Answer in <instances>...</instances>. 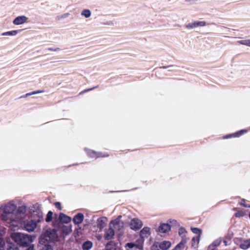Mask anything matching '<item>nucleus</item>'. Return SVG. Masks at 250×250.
Returning a JSON list of instances; mask_svg holds the SVG:
<instances>
[{
    "label": "nucleus",
    "instance_id": "f257e3e1",
    "mask_svg": "<svg viewBox=\"0 0 250 250\" xmlns=\"http://www.w3.org/2000/svg\"><path fill=\"white\" fill-rule=\"evenodd\" d=\"M30 213L34 220L27 221L24 223V228L28 232H32L37 227V223L43 220V213L38 204L34 205L30 208Z\"/></svg>",
    "mask_w": 250,
    "mask_h": 250
},
{
    "label": "nucleus",
    "instance_id": "f03ea898",
    "mask_svg": "<svg viewBox=\"0 0 250 250\" xmlns=\"http://www.w3.org/2000/svg\"><path fill=\"white\" fill-rule=\"evenodd\" d=\"M11 238L17 245L22 247H27L33 241L31 235L19 232L12 233Z\"/></svg>",
    "mask_w": 250,
    "mask_h": 250
},
{
    "label": "nucleus",
    "instance_id": "7ed1b4c3",
    "mask_svg": "<svg viewBox=\"0 0 250 250\" xmlns=\"http://www.w3.org/2000/svg\"><path fill=\"white\" fill-rule=\"evenodd\" d=\"M121 218L122 216H119L110 223V227H112L119 235H122L124 229V222L121 220Z\"/></svg>",
    "mask_w": 250,
    "mask_h": 250
},
{
    "label": "nucleus",
    "instance_id": "20e7f679",
    "mask_svg": "<svg viewBox=\"0 0 250 250\" xmlns=\"http://www.w3.org/2000/svg\"><path fill=\"white\" fill-rule=\"evenodd\" d=\"M1 219L7 224L14 226V223H16L17 220V218L15 213L11 214L3 212L1 215Z\"/></svg>",
    "mask_w": 250,
    "mask_h": 250
},
{
    "label": "nucleus",
    "instance_id": "39448f33",
    "mask_svg": "<svg viewBox=\"0 0 250 250\" xmlns=\"http://www.w3.org/2000/svg\"><path fill=\"white\" fill-rule=\"evenodd\" d=\"M17 206L13 201H10L1 206V209L4 213H15Z\"/></svg>",
    "mask_w": 250,
    "mask_h": 250
},
{
    "label": "nucleus",
    "instance_id": "423d86ee",
    "mask_svg": "<svg viewBox=\"0 0 250 250\" xmlns=\"http://www.w3.org/2000/svg\"><path fill=\"white\" fill-rule=\"evenodd\" d=\"M150 235V229L149 227H144L140 232V237L136 241V242H140L143 244L145 238H147Z\"/></svg>",
    "mask_w": 250,
    "mask_h": 250
},
{
    "label": "nucleus",
    "instance_id": "0eeeda50",
    "mask_svg": "<svg viewBox=\"0 0 250 250\" xmlns=\"http://www.w3.org/2000/svg\"><path fill=\"white\" fill-rule=\"evenodd\" d=\"M129 226L131 229L136 231L142 227L143 222L138 218H133L131 220Z\"/></svg>",
    "mask_w": 250,
    "mask_h": 250
},
{
    "label": "nucleus",
    "instance_id": "6e6552de",
    "mask_svg": "<svg viewBox=\"0 0 250 250\" xmlns=\"http://www.w3.org/2000/svg\"><path fill=\"white\" fill-rule=\"evenodd\" d=\"M136 244L133 243H128L126 244V247H127L126 250H137V249L142 250L143 244L140 242H136Z\"/></svg>",
    "mask_w": 250,
    "mask_h": 250
},
{
    "label": "nucleus",
    "instance_id": "1a4fd4ad",
    "mask_svg": "<svg viewBox=\"0 0 250 250\" xmlns=\"http://www.w3.org/2000/svg\"><path fill=\"white\" fill-rule=\"evenodd\" d=\"M247 132H248L247 129H242L236 132L235 133L225 135L223 137V138L224 139H225L230 138L231 137H234V138L239 137L240 136H242V135L244 134L245 133H246Z\"/></svg>",
    "mask_w": 250,
    "mask_h": 250
},
{
    "label": "nucleus",
    "instance_id": "9d476101",
    "mask_svg": "<svg viewBox=\"0 0 250 250\" xmlns=\"http://www.w3.org/2000/svg\"><path fill=\"white\" fill-rule=\"evenodd\" d=\"M28 18L25 16H20L17 17L13 21L14 25H18L24 24L27 21Z\"/></svg>",
    "mask_w": 250,
    "mask_h": 250
},
{
    "label": "nucleus",
    "instance_id": "9b49d317",
    "mask_svg": "<svg viewBox=\"0 0 250 250\" xmlns=\"http://www.w3.org/2000/svg\"><path fill=\"white\" fill-rule=\"evenodd\" d=\"M115 231L114 229L110 227V225H109V227L108 229L105 230L104 238L106 240H109L113 238V236L115 235Z\"/></svg>",
    "mask_w": 250,
    "mask_h": 250
},
{
    "label": "nucleus",
    "instance_id": "f8f14e48",
    "mask_svg": "<svg viewBox=\"0 0 250 250\" xmlns=\"http://www.w3.org/2000/svg\"><path fill=\"white\" fill-rule=\"evenodd\" d=\"M206 25V22L205 21H196L193 22L189 23L186 27L188 28H194L198 26H204Z\"/></svg>",
    "mask_w": 250,
    "mask_h": 250
},
{
    "label": "nucleus",
    "instance_id": "ddd939ff",
    "mask_svg": "<svg viewBox=\"0 0 250 250\" xmlns=\"http://www.w3.org/2000/svg\"><path fill=\"white\" fill-rule=\"evenodd\" d=\"M84 218L83 214L79 213L76 214L73 218V221L76 225H79L81 224Z\"/></svg>",
    "mask_w": 250,
    "mask_h": 250
},
{
    "label": "nucleus",
    "instance_id": "4468645a",
    "mask_svg": "<svg viewBox=\"0 0 250 250\" xmlns=\"http://www.w3.org/2000/svg\"><path fill=\"white\" fill-rule=\"evenodd\" d=\"M171 226L168 224H162L158 228V231L160 233H166L170 230Z\"/></svg>",
    "mask_w": 250,
    "mask_h": 250
},
{
    "label": "nucleus",
    "instance_id": "2eb2a0df",
    "mask_svg": "<svg viewBox=\"0 0 250 250\" xmlns=\"http://www.w3.org/2000/svg\"><path fill=\"white\" fill-rule=\"evenodd\" d=\"M87 153L91 158L107 156V155H105L104 154L103 155L102 153H97L96 152L91 150H87Z\"/></svg>",
    "mask_w": 250,
    "mask_h": 250
},
{
    "label": "nucleus",
    "instance_id": "dca6fc26",
    "mask_svg": "<svg viewBox=\"0 0 250 250\" xmlns=\"http://www.w3.org/2000/svg\"><path fill=\"white\" fill-rule=\"evenodd\" d=\"M59 219L61 222L65 224L68 223L71 220L70 217L62 213H61L59 215Z\"/></svg>",
    "mask_w": 250,
    "mask_h": 250
},
{
    "label": "nucleus",
    "instance_id": "f3484780",
    "mask_svg": "<svg viewBox=\"0 0 250 250\" xmlns=\"http://www.w3.org/2000/svg\"><path fill=\"white\" fill-rule=\"evenodd\" d=\"M187 242V238H183L182 241L175 247L174 250H181L183 249Z\"/></svg>",
    "mask_w": 250,
    "mask_h": 250
},
{
    "label": "nucleus",
    "instance_id": "a211bd4d",
    "mask_svg": "<svg viewBox=\"0 0 250 250\" xmlns=\"http://www.w3.org/2000/svg\"><path fill=\"white\" fill-rule=\"evenodd\" d=\"M96 224L97 228H99L100 230H102L106 225L104 219L102 218L98 219Z\"/></svg>",
    "mask_w": 250,
    "mask_h": 250
},
{
    "label": "nucleus",
    "instance_id": "6ab92c4d",
    "mask_svg": "<svg viewBox=\"0 0 250 250\" xmlns=\"http://www.w3.org/2000/svg\"><path fill=\"white\" fill-rule=\"evenodd\" d=\"M170 246V242L167 241H163L159 244V248L162 250H167Z\"/></svg>",
    "mask_w": 250,
    "mask_h": 250
},
{
    "label": "nucleus",
    "instance_id": "aec40b11",
    "mask_svg": "<svg viewBox=\"0 0 250 250\" xmlns=\"http://www.w3.org/2000/svg\"><path fill=\"white\" fill-rule=\"evenodd\" d=\"M240 247L243 250H246L250 248V239L244 240L240 245Z\"/></svg>",
    "mask_w": 250,
    "mask_h": 250
},
{
    "label": "nucleus",
    "instance_id": "412c9836",
    "mask_svg": "<svg viewBox=\"0 0 250 250\" xmlns=\"http://www.w3.org/2000/svg\"><path fill=\"white\" fill-rule=\"evenodd\" d=\"M92 13L91 11L88 9H83L81 13V15L85 18H89L91 16Z\"/></svg>",
    "mask_w": 250,
    "mask_h": 250
},
{
    "label": "nucleus",
    "instance_id": "4be33fe9",
    "mask_svg": "<svg viewBox=\"0 0 250 250\" xmlns=\"http://www.w3.org/2000/svg\"><path fill=\"white\" fill-rule=\"evenodd\" d=\"M6 249L7 250H18V248L16 245L11 242L7 240V244H6Z\"/></svg>",
    "mask_w": 250,
    "mask_h": 250
},
{
    "label": "nucleus",
    "instance_id": "5701e85b",
    "mask_svg": "<svg viewBox=\"0 0 250 250\" xmlns=\"http://www.w3.org/2000/svg\"><path fill=\"white\" fill-rule=\"evenodd\" d=\"M92 243L89 241L85 242L82 248L83 250H89L92 247Z\"/></svg>",
    "mask_w": 250,
    "mask_h": 250
},
{
    "label": "nucleus",
    "instance_id": "b1692460",
    "mask_svg": "<svg viewBox=\"0 0 250 250\" xmlns=\"http://www.w3.org/2000/svg\"><path fill=\"white\" fill-rule=\"evenodd\" d=\"M179 235L181 236L182 238H186V233H187V230H186L185 228L183 227H181L179 229Z\"/></svg>",
    "mask_w": 250,
    "mask_h": 250
},
{
    "label": "nucleus",
    "instance_id": "393cba45",
    "mask_svg": "<svg viewBox=\"0 0 250 250\" xmlns=\"http://www.w3.org/2000/svg\"><path fill=\"white\" fill-rule=\"evenodd\" d=\"M221 244V241L220 240H216L214 241L211 245H210L208 248V250H214V249H211V248H216L218 246L220 245Z\"/></svg>",
    "mask_w": 250,
    "mask_h": 250
},
{
    "label": "nucleus",
    "instance_id": "a878e982",
    "mask_svg": "<svg viewBox=\"0 0 250 250\" xmlns=\"http://www.w3.org/2000/svg\"><path fill=\"white\" fill-rule=\"evenodd\" d=\"M18 33V30H12L10 31L5 32L2 33V36H16Z\"/></svg>",
    "mask_w": 250,
    "mask_h": 250
},
{
    "label": "nucleus",
    "instance_id": "bb28decb",
    "mask_svg": "<svg viewBox=\"0 0 250 250\" xmlns=\"http://www.w3.org/2000/svg\"><path fill=\"white\" fill-rule=\"evenodd\" d=\"M70 15V14L69 13H65L62 15L57 16L56 17V20H61L62 19H64L68 17H69Z\"/></svg>",
    "mask_w": 250,
    "mask_h": 250
},
{
    "label": "nucleus",
    "instance_id": "cd10ccee",
    "mask_svg": "<svg viewBox=\"0 0 250 250\" xmlns=\"http://www.w3.org/2000/svg\"><path fill=\"white\" fill-rule=\"evenodd\" d=\"M200 236H196L195 237H193L192 239V244L191 246L192 247L195 246V243H197V245H198L200 241Z\"/></svg>",
    "mask_w": 250,
    "mask_h": 250
},
{
    "label": "nucleus",
    "instance_id": "c85d7f7f",
    "mask_svg": "<svg viewBox=\"0 0 250 250\" xmlns=\"http://www.w3.org/2000/svg\"><path fill=\"white\" fill-rule=\"evenodd\" d=\"M237 42L240 44L245 45L250 47V39L240 40Z\"/></svg>",
    "mask_w": 250,
    "mask_h": 250
},
{
    "label": "nucleus",
    "instance_id": "c756f323",
    "mask_svg": "<svg viewBox=\"0 0 250 250\" xmlns=\"http://www.w3.org/2000/svg\"><path fill=\"white\" fill-rule=\"evenodd\" d=\"M191 229L193 233L197 234V236H200L201 237V235L202 234V230L197 228H191Z\"/></svg>",
    "mask_w": 250,
    "mask_h": 250
},
{
    "label": "nucleus",
    "instance_id": "7c9ffc66",
    "mask_svg": "<svg viewBox=\"0 0 250 250\" xmlns=\"http://www.w3.org/2000/svg\"><path fill=\"white\" fill-rule=\"evenodd\" d=\"M53 212L51 211H49L46 215L45 221L47 222H49L52 220Z\"/></svg>",
    "mask_w": 250,
    "mask_h": 250
},
{
    "label": "nucleus",
    "instance_id": "2f4dec72",
    "mask_svg": "<svg viewBox=\"0 0 250 250\" xmlns=\"http://www.w3.org/2000/svg\"><path fill=\"white\" fill-rule=\"evenodd\" d=\"M245 215V212L244 211L242 210H239L235 213L234 216L236 217H242Z\"/></svg>",
    "mask_w": 250,
    "mask_h": 250
},
{
    "label": "nucleus",
    "instance_id": "473e14b6",
    "mask_svg": "<svg viewBox=\"0 0 250 250\" xmlns=\"http://www.w3.org/2000/svg\"><path fill=\"white\" fill-rule=\"evenodd\" d=\"M42 91H33L31 93H26L25 95L23 96H21V98H25V97H27L28 96H31V95H34V94H38V93H41Z\"/></svg>",
    "mask_w": 250,
    "mask_h": 250
},
{
    "label": "nucleus",
    "instance_id": "72a5a7b5",
    "mask_svg": "<svg viewBox=\"0 0 250 250\" xmlns=\"http://www.w3.org/2000/svg\"><path fill=\"white\" fill-rule=\"evenodd\" d=\"M240 204L244 207L250 208V204H247L246 200L244 199H241Z\"/></svg>",
    "mask_w": 250,
    "mask_h": 250
},
{
    "label": "nucleus",
    "instance_id": "f704fd0d",
    "mask_svg": "<svg viewBox=\"0 0 250 250\" xmlns=\"http://www.w3.org/2000/svg\"><path fill=\"white\" fill-rule=\"evenodd\" d=\"M5 242L0 235V250H4Z\"/></svg>",
    "mask_w": 250,
    "mask_h": 250
},
{
    "label": "nucleus",
    "instance_id": "c9c22d12",
    "mask_svg": "<svg viewBox=\"0 0 250 250\" xmlns=\"http://www.w3.org/2000/svg\"><path fill=\"white\" fill-rule=\"evenodd\" d=\"M111 242H110L106 245V250H115V246L111 247Z\"/></svg>",
    "mask_w": 250,
    "mask_h": 250
},
{
    "label": "nucleus",
    "instance_id": "e433bc0d",
    "mask_svg": "<svg viewBox=\"0 0 250 250\" xmlns=\"http://www.w3.org/2000/svg\"><path fill=\"white\" fill-rule=\"evenodd\" d=\"M47 49L48 50L51 51H58L60 50V49L59 48H58V47L56 48H48Z\"/></svg>",
    "mask_w": 250,
    "mask_h": 250
},
{
    "label": "nucleus",
    "instance_id": "4c0bfd02",
    "mask_svg": "<svg viewBox=\"0 0 250 250\" xmlns=\"http://www.w3.org/2000/svg\"><path fill=\"white\" fill-rule=\"evenodd\" d=\"M55 205L57 208H59L60 210L61 209V206L60 202L55 203Z\"/></svg>",
    "mask_w": 250,
    "mask_h": 250
},
{
    "label": "nucleus",
    "instance_id": "58836bf2",
    "mask_svg": "<svg viewBox=\"0 0 250 250\" xmlns=\"http://www.w3.org/2000/svg\"><path fill=\"white\" fill-rule=\"evenodd\" d=\"M29 247L26 249V250H34V246L32 245H29Z\"/></svg>",
    "mask_w": 250,
    "mask_h": 250
},
{
    "label": "nucleus",
    "instance_id": "ea45409f",
    "mask_svg": "<svg viewBox=\"0 0 250 250\" xmlns=\"http://www.w3.org/2000/svg\"><path fill=\"white\" fill-rule=\"evenodd\" d=\"M97 87V86L96 87H94L93 88H90V89H86L83 92H88V91H89L90 90H92L93 89H94L95 88Z\"/></svg>",
    "mask_w": 250,
    "mask_h": 250
},
{
    "label": "nucleus",
    "instance_id": "a19ab883",
    "mask_svg": "<svg viewBox=\"0 0 250 250\" xmlns=\"http://www.w3.org/2000/svg\"><path fill=\"white\" fill-rule=\"evenodd\" d=\"M50 234L52 236L53 238H56V233H51Z\"/></svg>",
    "mask_w": 250,
    "mask_h": 250
},
{
    "label": "nucleus",
    "instance_id": "79ce46f5",
    "mask_svg": "<svg viewBox=\"0 0 250 250\" xmlns=\"http://www.w3.org/2000/svg\"><path fill=\"white\" fill-rule=\"evenodd\" d=\"M224 243H225V246H227V241L224 240Z\"/></svg>",
    "mask_w": 250,
    "mask_h": 250
},
{
    "label": "nucleus",
    "instance_id": "37998d69",
    "mask_svg": "<svg viewBox=\"0 0 250 250\" xmlns=\"http://www.w3.org/2000/svg\"><path fill=\"white\" fill-rule=\"evenodd\" d=\"M21 209H24V208H19V211H21Z\"/></svg>",
    "mask_w": 250,
    "mask_h": 250
},
{
    "label": "nucleus",
    "instance_id": "c03bdc74",
    "mask_svg": "<svg viewBox=\"0 0 250 250\" xmlns=\"http://www.w3.org/2000/svg\"><path fill=\"white\" fill-rule=\"evenodd\" d=\"M48 233H49V232H48V231H47L46 234L48 235V237L50 238V236H49V234H48Z\"/></svg>",
    "mask_w": 250,
    "mask_h": 250
},
{
    "label": "nucleus",
    "instance_id": "a18cd8bd",
    "mask_svg": "<svg viewBox=\"0 0 250 250\" xmlns=\"http://www.w3.org/2000/svg\"><path fill=\"white\" fill-rule=\"evenodd\" d=\"M168 66H164L163 67L164 68H168Z\"/></svg>",
    "mask_w": 250,
    "mask_h": 250
},
{
    "label": "nucleus",
    "instance_id": "49530a36",
    "mask_svg": "<svg viewBox=\"0 0 250 250\" xmlns=\"http://www.w3.org/2000/svg\"><path fill=\"white\" fill-rule=\"evenodd\" d=\"M211 249H214V250H216V248H211Z\"/></svg>",
    "mask_w": 250,
    "mask_h": 250
},
{
    "label": "nucleus",
    "instance_id": "de8ad7c7",
    "mask_svg": "<svg viewBox=\"0 0 250 250\" xmlns=\"http://www.w3.org/2000/svg\"><path fill=\"white\" fill-rule=\"evenodd\" d=\"M249 217L250 218V214H249Z\"/></svg>",
    "mask_w": 250,
    "mask_h": 250
}]
</instances>
